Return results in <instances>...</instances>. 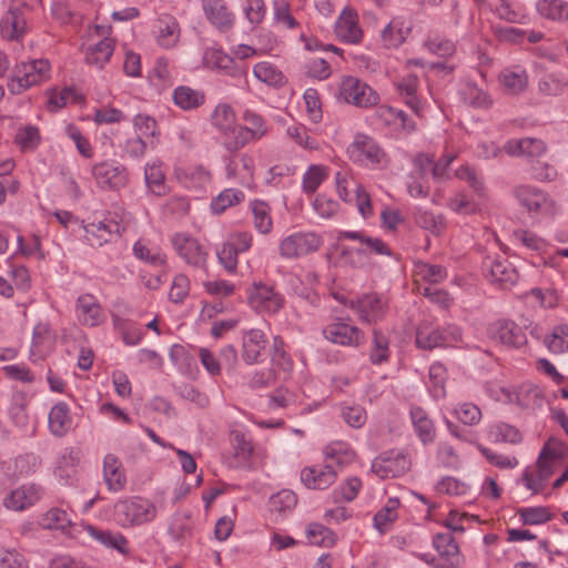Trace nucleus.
I'll return each instance as SVG.
<instances>
[{
    "label": "nucleus",
    "instance_id": "obj_1",
    "mask_svg": "<svg viewBox=\"0 0 568 568\" xmlns=\"http://www.w3.org/2000/svg\"><path fill=\"white\" fill-rule=\"evenodd\" d=\"M561 465L562 455L560 450L547 444L540 450L535 465L525 468L521 475V481L534 495L541 494L550 477Z\"/></svg>",
    "mask_w": 568,
    "mask_h": 568
},
{
    "label": "nucleus",
    "instance_id": "obj_2",
    "mask_svg": "<svg viewBox=\"0 0 568 568\" xmlns=\"http://www.w3.org/2000/svg\"><path fill=\"white\" fill-rule=\"evenodd\" d=\"M158 515L154 503L142 496L119 499L113 506V519L122 528L152 523Z\"/></svg>",
    "mask_w": 568,
    "mask_h": 568
},
{
    "label": "nucleus",
    "instance_id": "obj_3",
    "mask_svg": "<svg viewBox=\"0 0 568 568\" xmlns=\"http://www.w3.org/2000/svg\"><path fill=\"white\" fill-rule=\"evenodd\" d=\"M346 152L349 160L359 166L382 169L388 163L384 149L374 138L365 133H357Z\"/></svg>",
    "mask_w": 568,
    "mask_h": 568
},
{
    "label": "nucleus",
    "instance_id": "obj_4",
    "mask_svg": "<svg viewBox=\"0 0 568 568\" xmlns=\"http://www.w3.org/2000/svg\"><path fill=\"white\" fill-rule=\"evenodd\" d=\"M285 297L274 284L254 281L247 288V304L257 314L274 316L285 307Z\"/></svg>",
    "mask_w": 568,
    "mask_h": 568
},
{
    "label": "nucleus",
    "instance_id": "obj_5",
    "mask_svg": "<svg viewBox=\"0 0 568 568\" xmlns=\"http://www.w3.org/2000/svg\"><path fill=\"white\" fill-rule=\"evenodd\" d=\"M175 254L191 268L206 271L209 251L199 239L187 232H175L169 237Z\"/></svg>",
    "mask_w": 568,
    "mask_h": 568
},
{
    "label": "nucleus",
    "instance_id": "obj_6",
    "mask_svg": "<svg viewBox=\"0 0 568 568\" xmlns=\"http://www.w3.org/2000/svg\"><path fill=\"white\" fill-rule=\"evenodd\" d=\"M51 64L47 59H32L16 65L14 74L9 82L12 93H21L31 87L40 85L49 80Z\"/></svg>",
    "mask_w": 568,
    "mask_h": 568
},
{
    "label": "nucleus",
    "instance_id": "obj_7",
    "mask_svg": "<svg viewBox=\"0 0 568 568\" xmlns=\"http://www.w3.org/2000/svg\"><path fill=\"white\" fill-rule=\"evenodd\" d=\"M323 337L338 346L358 348L364 345L366 336L363 329L356 326L349 317H335L324 325Z\"/></svg>",
    "mask_w": 568,
    "mask_h": 568
},
{
    "label": "nucleus",
    "instance_id": "obj_8",
    "mask_svg": "<svg viewBox=\"0 0 568 568\" xmlns=\"http://www.w3.org/2000/svg\"><path fill=\"white\" fill-rule=\"evenodd\" d=\"M253 241V234L248 231L233 232L216 250L217 262L227 274L237 273L239 255L250 251Z\"/></svg>",
    "mask_w": 568,
    "mask_h": 568
},
{
    "label": "nucleus",
    "instance_id": "obj_9",
    "mask_svg": "<svg viewBox=\"0 0 568 568\" xmlns=\"http://www.w3.org/2000/svg\"><path fill=\"white\" fill-rule=\"evenodd\" d=\"M323 243L322 235L316 232H294L280 241L278 254L285 260H297L317 252Z\"/></svg>",
    "mask_w": 568,
    "mask_h": 568
},
{
    "label": "nucleus",
    "instance_id": "obj_10",
    "mask_svg": "<svg viewBox=\"0 0 568 568\" xmlns=\"http://www.w3.org/2000/svg\"><path fill=\"white\" fill-rule=\"evenodd\" d=\"M338 99L358 108H371L378 103L377 92L367 83L353 75H345L338 85Z\"/></svg>",
    "mask_w": 568,
    "mask_h": 568
},
{
    "label": "nucleus",
    "instance_id": "obj_11",
    "mask_svg": "<svg viewBox=\"0 0 568 568\" xmlns=\"http://www.w3.org/2000/svg\"><path fill=\"white\" fill-rule=\"evenodd\" d=\"M97 185L103 191H120L129 183L126 168L116 161H101L91 170Z\"/></svg>",
    "mask_w": 568,
    "mask_h": 568
},
{
    "label": "nucleus",
    "instance_id": "obj_12",
    "mask_svg": "<svg viewBox=\"0 0 568 568\" xmlns=\"http://www.w3.org/2000/svg\"><path fill=\"white\" fill-rule=\"evenodd\" d=\"M462 332L458 327L449 326L446 328L435 327L428 323H423L417 327L416 346L423 349H433L436 347H448L460 341Z\"/></svg>",
    "mask_w": 568,
    "mask_h": 568
},
{
    "label": "nucleus",
    "instance_id": "obj_13",
    "mask_svg": "<svg viewBox=\"0 0 568 568\" xmlns=\"http://www.w3.org/2000/svg\"><path fill=\"white\" fill-rule=\"evenodd\" d=\"M412 466L409 456L400 450L379 454L372 462V471L382 479L396 478L405 475Z\"/></svg>",
    "mask_w": 568,
    "mask_h": 568
},
{
    "label": "nucleus",
    "instance_id": "obj_14",
    "mask_svg": "<svg viewBox=\"0 0 568 568\" xmlns=\"http://www.w3.org/2000/svg\"><path fill=\"white\" fill-rule=\"evenodd\" d=\"M28 32V13L20 0H12L0 19V34L8 41H20Z\"/></svg>",
    "mask_w": 568,
    "mask_h": 568
},
{
    "label": "nucleus",
    "instance_id": "obj_15",
    "mask_svg": "<svg viewBox=\"0 0 568 568\" xmlns=\"http://www.w3.org/2000/svg\"><path fill=\"white\" fill-rule=\"evenodd\" d=\"M514 195L519 204L530 214L551 215L555 212V203L542 190L531 185H519L514 189Z\"/></svg>",
    "mask_w": 568,
    "mask_h": 568
},
{
    "label": "nucleus",
    "instance_id": "obj_16",
    "mask_svg": "<svg viewBox=\"0 0 568 568\" xmlns=\"http://www.w3.org/2000/svg\"><path fill=\"white\" fill-rule=\"evenodd\" d=\"M203 63L206 68L220 71L232 79L247 80V68L237 63L233 57L225 53L221 48H206L203 53Z\"/></svg>",
    "mask_w": 568,
    "mask_h": 568
},
{
    "label": "nucleus",
    "instance_id": "obj_17",
    "mask_svg": "<svg viewBox=\"0 0 568 568\" xmlns=\"http://www.w3.org/2000/svg\"><path fill=\"white\" fill-rule=\"evenodd\" d=\"M334 34L339 42L345 44L358 45L363 42L364 30L355 9L345 7L341 11L334 24Z\"/></svg>",
    "mask_w": 568,
    "mask_h": 568
},
{
    "label": "nucleus",
    "instance_id": "obj_18",
    "mask_svg": "<svg viewBox=\"0 0 568 568\" xmlns=\"http://www.w3.org/2000/svg\"><path fill=\"white\" fill-rule=\"evenodd\" d=\"M348 306L364 323L375 324L382 321L388 311L387 301L376 293H368L349 301Z\"/></svg>",
    "mask_w": 568,
    "mask_h": 568
},
{
    "label": "nucleus",
    "instance_id": "obj_19",
    "mask_svg": "<svg viewBox=\"0 0 568 568\" xmlns=\"http://www.w3.org/2000/svg\"><path fill=\"white\" fill-rule=\"evenodd\" d=\"M83 229L85 240L95 247H101L121 235V225L111 214L101 221L85 224Z\"/></svg>",
    "mask_w": 568,
    "mask_h": 568
},
{
    "label": "nucleus",
    "instance_id": "obj_20",
    "mask_svg": "<svg viewBox=\"0 0 568 568\" xmlns=\"http://www.w3.org/2000/svg\"><path fill=\"white\" fill-rule=\"evenodd\" d=\"M337 478L338 471L331 463L305 466L300 473L301 483L313 490H325L335 484Z\"/></svg>",
    "mask_w": 568,
    "mask_h": 568
},
{
    "label": "nucleus",
    "instance_id": "obj_21",
    "mask_svg": "<svg viewBox=\"0 0 568 568\" xmlns=\"http://www.w3.org/2000/svg\"><path fill=\"white\" fill-rule=\"evenodd\" d=\"M485 277L501 288H508L518 280L517 270L505 257L486 258L484 262Z\"/></svg>",
    "mask_w": 568,
    "mask_h": 568
},
{
    "label": "nucleus",
    "instance_id": "obj_22",
    "mask_svg": "<svg viewBox=\"0 0 568 568\" xmlns=\"http://www.w3.org/2000/svg\"><path fill=\"white\" fill-rule=\"evenodd\" d=\"M178 182L189 191L205 192L212 182V173L202 164H192L175 169Z\"/></svg>",
    "mask_w": 568,
    "mask_h": 568
},
{
    "label": "nucleus",
    "instance_id": "obj_23",
    "mask_svg": "<svg viewBox=\"0 0 568 568\" xmlns=\"http://www.w3.org/2000/svg\"><path fill=\"white\" fill-rule=\"evenodd\" d=\"M432 166V158L418 154L414 159V169L407 179V191L413 197H426L429 193L428 173Z\"/></svg>",
    "mask_w": 568,
    "mask_h": 568
},
{
    "label": "nucleus",
    "instance_id": "obj_24",
    "mask_svg": "<svg viewBox=\"0 0 568 568\" xmlns=\"http://www.w3.org/2000/svg\"><path fill=\"white\" fill-rule=\"evenodd\" d=\"M78 321L88 327L100 326L105 321V313L98 298L92 294H82L75 303Z\"/></svg>",
    "mask_w": 568,
    "mask_h": 568
},
{
    "label": "nucleus",
    "instance_id": "obj_25",
    "mask_svg": "<svg viewBox=\"0 0 568 568\" xmlns=\"http://www.w3.org/2000/svg\"><path fill=\"white\" fill-rule=\"evenodd\" d=\"M267 343V336L262 329L252 328L245 332L242 338L243 361L248 365L262 362Z\"/></svg>",
    "mask_w": 568,
    "mask_h": 568
},
{
    "label": "nucleus",
    "instance_id": "obj_26",
    "mask_svg": "<svg viewBox=\"0 0 568 568\" xmlns=\"http://www.w3.org/2000/svg\"><path fill=\"white\" fill-rule=\"evenodd\" d=\"M433 544L437 550L442 562L439 568H458L462 564L459 547L452 532H438L433 538Z\"/></svg>",
    "mask_w": 568,
    "mask_h": 568
},
{
    "label": "nucleus",
    "instance_id": "obj_27",
    "mask_svg": "<svg viewBox=\"0 0 568 568\" xmlns=\"http://www.w3.org/2000/svg\"><path fill=\"white\" fill-rule=\"evenodd\" d=\"M81 529L104 547L114 549L124 556L130 554V544L123 534L119 531L102 530L91 524L84 523H81Z\"/></svg>",
    "mask_w": 568,
    "mask_h": 568
},
{
    "label": "nucleus",
    "instance_id": "obj_28",
    "mask_svg": "<svg viewBox=\"0 0 568 568\" xmlns=\"http://www.w3.org/2000/svg\"><path fill=\"white\" fill-rule=\"evenodd\" d=\"M490 334L500 343L519 348L527 343L526 334L521 327L510 320H499L490 325Z\"/></svg>",
    "mask_w": 568,
    "mask_h": 568
},
{
    "label": "nucleus",
    "instance_id": "obj_29",
    "mask_svg": "<svg viewBox=\"0 0 568 568\" xmlns=\"http://www.w3.org/2000/svg\"><path fill=\"white\" fill-rule=\"evenodd\" d=\"M396 91L402 101L415 113L416 116H423L425 102L418 94L419 80L415 74H407L400 78L396 83Z\"/></svg>",
    "mask_w": 568,
    "mask_h": 568
},
{
    "label": "nucleus",
    "instance_id": "obj_30",
    "mask_svg": "<svg viewBox=\"0 0 568 568\" xmlns=\"http://www.w3.org/2000/svg\"><path fill=\"white\" fill-rule=\"evenodd\" d=\"M225 175L230 181L241 184L248 183L254 176V160L251 155L242 153L225 160Z\"/></svg>",
    "mask_w": 568,
    "mask_h": 568
},
{
    "label": "nucleus",
    "instance_id": "obj_31",
    "mask_svg": "<svg viewBox=\"0 0 568 568\" xmlns=\"http://www.w3.org/2000/svg\"><path fill=\"white\" fill-rule=\"evenodd\" d=\"M202 9L210 23L220 31L224 32L233 27L235 17L224 0H202Z\"/></svg>",
    "mask_w": 568,
    "mask_h": 568
},
{
    "label": "nucleus",
    "instance_id": "obj_32",
    "mask_svg": "<svg viewBox=\"0 0 568 568\" xmlns=\"http://www.w3.org/2000/svg\"><path fill=\"white\" fill-rule=\"evenodd\" d=\"M412 31V23L403 17H394L381 32L383 45L388 49L400 47Z\"/></svg>",
    "mask_w": 568,
    "mask_h": 568
},
{
    "label": "nucleus",
    "instance_id": "obj_33",
    "mask_svg": "<svg viewBox=\"0 0 568 568\" xmlns=\"http://www.w3.org/2000/svg\"><path fill=\"white\" fill-rule=\"evenodd\" d=\"M103 479L112 493L122 491L126 486L125 470L114 454H108L103 459Z\"/></svg>",
    "mask_w": 568,
    "mask_h": 568
},
{
    "label": "nucleus",
    "instance_id": "obj_34",
    "mask_svg": "<svg viewBox=\"0 0 568 568\" xmlns=\"http://www.w3.org/2000/svg\"><path fill=\"white\" fill-rule=\"evenodd\" d=\"M72 423L71 410L65 402H58L51 407L48 416V427L53 436H65L71 430Z\"/></svg>",
    "mask_w": 568,
    "mask_h": 568
},
{
    "label": "nucleus",
    "instance_id": "obj_35",
    "mask_svg": "<svg viewBox=\"0 0 568 568\" xmlns=\"http://www.w3.org/2000/svg\"><path fill=\"white\" fill-rule=\"evenodd\" d=\"M132 252L135 258L154 267H163L168 264L166 253L150 240H138L133 244Z\"/></svg>",
    "mask_w": 568,
    "mask_h": 568
},
{
    "label": "nucleus",
    "instance_id": "obj_36",
    "mask_svg": "<svg viewBox=\"0 0 568 568\" xmlns=\"http://www.w3.org/2000/svg\"><path fill=\"white\" fill-rule=\"evenodd\" d=\"M41 498V488L37 485H23L12 490L3 500L4 506L11 510H23Z\"/></svg>",
    "mask_w": 568,
    "mask_h": 568
},
{
    "label": "nucleus",
    "instance_id": "obj_37",
    "mask_svg": "<svg viewBox=\"0 0 568 568\" xmlns=\"http://www.w3.org/2000/svg\"><path fill=\"white\" fill-rule=\"evenodd\" d=\"M45 529H59L72 536L83 532L81 524H72L69 514L61 508H51L40 519Z\"/></svg>",
    "mask_w": 568,
    "mask_h": 568
},
{
    "label": "nucleus",
    "instance_id": "obj_38",
    "mask_svg": "<svg viewBox=\"0 0 568 568\" xmlns=\"http://www.w3.org/2000/svg\"><path fill=\"white\" fill-rule=\"evenodd\" d=\"M231 446L233 450L232 457L229 459V465L234 468L246 467L253 455V444L240 430L231 433Z\"/></svg>",
    "mask_w": 568,
    "mask_h": 568
},
{
    "label": "nucleus",
    "instance_id": "obj_39",
    "mask_svg": "<svg viewBox=\"0 0 568 568\" xmlns=\"http://www.w3.org/2000/svg\"><path fill=\"white\" fill-rule=\"evenodd\" d=\"M392 357L389 336L381 328L372 331L368 361L374 366L387 364Z\"/></svg>",
    "mask_w": 568,
    "mask_h": 568
},
{
    "label": "nucleus",
    "instance_id": "obj_40",
    "mask_svg": "<svg viewBox=\"0 0 568 568\" xmlns=\"http://www.w3.org/2000/svg\"><path fill=\"white\" fill-rule=\"evenodd\" d=\"M323 456L326 464L343 468L355 460L356 453L347 442L334 440L323 448Z\"/></svg>",
    "mask_w": 568,
    "mask_h": 568
},
{
    "label": "nucleus",
    "instance_id": "obj_41",
    "mask_svg": "<svg viewBox=\"0 0 568 568\" xmlns=\"http://www.w3.org/2000/svg\"><path fill=\"white\" fill-rule=\"evenodd\" d=\"M414 430L424 444H432L436 438V427L428 413L420 406H413L409 412Z\"/></svg>",
    "mask_w": 568,
    "mask_h": 568
},
{
    "label": "nucleus",
    "instance_id": "obj_42",
    "mask_svg": "<svg viewBox=\"0 0 568 568\" xmlns=\"http://www.w3.org/2000/svg\"><path fill=\"white\" fill-rule=\"evenodd\" d=\"M252 72L257 81L270 88L280 89L287 83L286 75L271 61H260L255 63Z\"/></svg>",
    "mask_w": 568,
    "mask_h": 568
},
{
    "label": "nucleus",
    "instance_id": "obj_43",
    "mask_svg": "<svg viewBox=\"0 0 568 568\" xmlns=\"http://www.w3.org/2000/svg\"><path fill=\"white\" fill-rule=\"evenodd\" d=\"M173 103L183 111H192L202 106L206 101L203 90L189 85H179L172 92Z\"/></svg>",
    "mask_w": 568,
    "mask_h": 568
},
{
    "label": "nucleus",
    "instance_id": "obj_44",
    "mask_svg": "<svg viewBox=\"0 0 568 568\" xmlns=\"http://www.w3.org/2000/svg\"><path fill=\"white\" fill-rule=\"evenodd\" d=\"M144 180L146 187L156 196H164L169 193L163 162L154 160L148 162L144 168Z\"/></svg>",
    "mask_w": 568,
    "mask_h": 568
},
{
    "label": "nucleus",
    "instance_id": "obj_45",
    "mask_svg": "<svg viewBox=\"0 0 568 568\" xmlns=\"http://www.w3.org/2000/svg\"><path fill=\"white\" fill-rule=\"evenodd\" d=\"M376 116L383 124L400 128L407 133L416 130V123L404 111L393 106H378L376 110Z\"/></svg>",
    "mask_w": 568,
    "mask_h": 568
},
{
    "label": "nucleus",
    "instance_id": "obj_46",
    "mask_svg": "<svg viewBox=\"0 0 568 568\" xmlns=\"http://www.w3.org/2000/svg\"><path fill=\"white\" fill-rule=\"evenodd\" d=\"M13 142L23 153L34 152L42 142L40 129L34 124H22L17 128Z\"/></svg>",
    "mask_w": 568,
    "mask_h": 568
},
{
    "label": "nucleus",
    "instance_id": "obj_47",
    "mask_svg": "<svg viewBox=\"0 0 568 568\" xmlns=\"http://www.w3.org/2000/svg\"><path fill=\"white\" fill-rule=\"evenodd\" d=\"M114 47L115 41L111 38H104L98 43L89 45L85 50L87 63L98 69H102L110 61Z\"/></svg>",
    "mask_w": 568,
    "mask_h": 568
},
{
    "label": "nucleus",
    "instance_id": "obj_48",
    "mask_svg": "<svg viewBox=\"0 0 568 568\" xmlns=\"http://www.w3.org/2000/svg\"><path fill=\"white\" fill-rule=\"evenodd\" d=\"M28 406L29 398L26 392L16 390L12 393L8 414L12 423L20 428H26L29 424Z\"/></svg>",
    "mask_w": 568,
    "mask_h": 568
},
{
    "label": "nucleus",
    "instance_id": "obj_49",
    "mask_svg": "<svg viewBox=\"0 0 568 568\" xmlns=\"http://www.w3.org/2000/svg\"><path fill=\"white\" fill-rule=\"evenodd\" d=\"M341 240L359 241L365 248L364 252L375 253L378 255H390V248L378 237L366 236L363 232L357 231H342L337 237Z\"/></svg>",
    "mask_w": 568,
    "mask_h": 568
},
{
    "label": "nucleus",
    "instance_id": "obj_50",
    "mask_svg": "<svg viewBox=\"0 0 568 568\" xmlns=\"http://www.w3.org/2000/svg\"><path fill=\"white\" fill-rule=\"evenodd\" d=\"M250 209L253 215L254 229L260 234H270L273 230V219L268 203L262 200H253L250 203Z\"/></svg>",
    "mask_w": 568,
    "mask_h": 568
},
{
    "label": "nucleus",
    "instance_id": "obj_51",
    "mask_svg": "<svg viewBox=\"0 0 568 568\" xmlns=\"http://www.w3.org/2000/svg\"><path fill=\"white\" fill-rule=\"evenodd\" d=\"M499 81L510 93H519L526 89L528 75L524 68L516 65L504 69L499 74Z\"/></svg>",
    "mask_w": 568,
    "mask_h": 568
},
{
    "label": "nucleus",
    "instance_id": "obj_52",
    "mask_svg": "<svg viewBox=\"0 0 568 568\" xmlns=\"http://www.w3.org/2000/svg\"><path fill=\"white\" fill-rule=\"evenodd\" d=\"M112 324L118 331L122 341L128 346H135L143 339V332L134 322L120 317L119 315L112 316Z\"/></svg>",
    "mask_w": 568,
    "mask_h": 568
},
{
    "label": "nucleus",
    "instance_id": "obj_53",
    "mask_svg": "<svg viewBox=\"0 0 568 568\" xmlns=\"http://www.w3.org/2000/svg\"><path fill=\"white\" fill-rule=\"evenodd\" d=\"M329 176V169L323 164H312L302 179V190L305 194H314L321 184Z\"/></svg>",
    "mask_w": 568,
    "mask_h": 568
},
{
    "label": "nucleus",
    "instance_id": "obj_54",
    "mask_svg": "<svg viewBox=\"0 0 568 568\" xmlns=\"http://www.w3.org/2000/svg\"><path fill=\"white\" fill-rule=\"evenodd\" d=\"M536 10L540 17L551 21H568V2L562 0H539Z\"/></svg>",
    "mask_w": 568,
    "mask_h": 568
},
{
    "label": "nucleus",
    "instance_id": "obj_55",
    "mask_svg": "<svg viewBox=\"0 0 568 568\" xmlns=\"http://www.w3.org/2000/svg\"><path fill=\"white\" fill-rule=\"evenodd\" d=\"M220 135L223 146L230 152H236L252 141L246 128L237 123L222 131Z\"/></svg>",
    "mask_w": 568,
    "mask_h": 568
},
{
    "label": "nucleus",
    "instance_id": "obj_56",
    "mask_svg": "<svg viewBox=\"0 0 568 568\" xmlns=\"http://www.w3.org/2000/svg\"><path fill=\"white\" fill-rule=\"evenodd\" d=\"M487 436L493 443L518 444L521 442L520 432L515 426L504 422L489 425Z\"/></svg>",
    "mask_w": 568,
    "mask_h": 568
},
{
    "label": "nucleus",
    "instance_id": "obj_57",
    "mask_svg": "<svg viewBox=\"0 0 568 568\" xmlns=\"http://www.w3.org/2000/svg\"><path fill=\"white\" fill-rule=\"evenodd\" d=\"M400 501L398 498H388L386 504L375 514L374 526L381 532L387 531L398 518Z\"/></svg>",
    "mask_w": 568,
    "mask_h": 568
},
{
    "label": "nucleus",
    "instance_id": "obj_58",
    "mask_svg": "<svg viewBox=\"0 0 568 568\" xmlns=\"http://www.w3.org/2000/svg\"><path fill=\"white\" fill-rule=\"evenodd\" d=\"M245 199L244 192L239 189H225L212 199L210 209L213 214L220 215L229 207L240 204Z\"/></svg>",
    "mask_w": 568,
    "mask_h": 568
},
{
    "label": "nucleus",
    "instance_id": "obj_59",
    "mask_svg": "<svg viewBox=\"0 0 568 568\" xmlns=\"http://www.w3.org/2000/svg\"><path fill=\"white\" fill-rule=\"evenodd\" d=\"M505 150L511 155L538 156L546 151V146L541 140L526 138L507 142Z\"/></svg>",
    "mask_w": 568,
    "mask_h": 568
},
{
    "label": "nucleus",
    "instance_id": "obj_60",
    "mask_svg": "<svg viewBox=\"0 0 568 568\" xmlns=\"http://www.w3.org/2000/svg\"><path fill=\"white\" fill-rule=\"evenodd\" d=\"M414 273L416 283L423 281L428 284H438L447 277L446 267L424 262L415 264Z\"/></svg>",
    "mask_w": 568,
    "mask_h": 568
},
{
    "label": "nucleus",
    "instance_id": "obj_61",
    "mask_svg": "<svg viewBox=\"0 0 568 568\" xmlns=\"http://www.w3.org/2000/svg\"><path fill=\"white\" fill-rule=\"evenodd\" d=\"M363 488L362 479L353 476L343 480L332 493L334 503H351L356 499Z\"/></svg>",
    "mask_w": 568,
    "mask_h": 568
},
{
    "label": "nucleus",
    "instance_id": "obj_62",
    "mask_svg": "<svg viewBox=\"0 0 568 568\" xmlns=\"http://www.w3.org/2000/svg\"><path fill=\"white\" fill-rule=\"evenodd\" d=\"M544 344L552 354H564L568 352V324H560L545 336Z\"/></svg>",
    "mask_w": 568,
    "mask_h": 568
},
{
    "label": "nucleus",
    "instance_id": "obj_63",
    "mask_svg": "<svg viewBox=\"0 0 568 568\" xmlns=\"http://www.w3.org/2000/svg\"><path fill=\"white\" fill-rule=\"evenodd\" d=\"M415 222L418 226L440 235L446 230V220L442 214H435L427 210L418 209L414 213Z\"/></svg>",
    "mask_w": 568,
    "mask_h": 568
},
{
    "label": "nucleus",
    "instance_id": "obj_64",
    "mask_svg": "<svg viewBox=\"0 0 568 568\" xmlns=\"http://www.w3.org/2000/svg\"><path fill=\"white\" fill-rule=\"evenodd\" d=\"M286 135L298 146L315 151L320 150V142L310 134V130L301 123H294L286 129Z\"/></svg>",
    "mask_w": 568,
    "mask_h": 568
}]
</instances>
